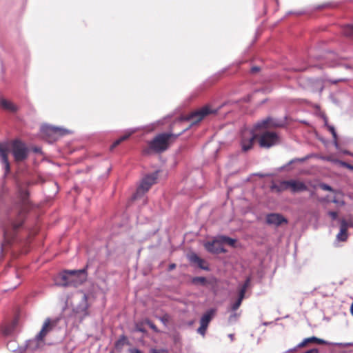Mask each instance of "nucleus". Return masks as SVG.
<instances>
[{
    "mask_svg": "<svg viewBox=\"0 0 353 353\" xmlns=\"http://www.w3.org/2000/svg\"><path fill=\"white\" fill-rule=\"evenodd\" d=\"M41 131L43 134H45L46 137H48L54 141L57 140L59 137L70 132V130L67 129L53 126L51 125H43L41 127Z\"/></svg>",
    "mask_w": 353,
    "mask_h": 353,
    "instance_id": "nucleus-8",
    "label": "nucleus"
},
{
    "mask_svg": "<svg viewBox=\"0 0 353 353\" xmlns=\"http://www.w3.org/2000/svg\"><path fill=\"white\" fill-rule=\"evenodd\" d=\"M348 226H350V227L353 228V221H351V222L348 224Z\"/></svg>",
    "mask_w": 353,
    "mask_h": 353,
    "instance_id": "nucleus-55",
    "label": "nucleus"
},
{
    "mask_svg": "<svg viewBox=\"0 0 353 353\" xmlns=\"http://www.w3.org/2000/svg\"><path fill=\"white\" fill-rule=\"evenodd\" d=\"M295 70H297V71H303L305 70V68H298V69H294Z\"/></svg>",
    "mask_w": 353,
    "mask_h": 353,
    "instance_id": "nucleus-53",
    "label": "nucleus"
},
{
    "mask_svg": "<svg viewBox=\"0 0 353 353\" xmlns=\"http://www.w3.org/2000/svg\"><path fill=\"white\" fill-rule=\"evenodd\" d=\"M259 70H260V68L258 67V66H253L251 68V72H259Z\"/></svg>",
    "mask_w": 353,
    "mask_h": 353,
    "instance_id": "nucleus-49",
    "label": "nucleus"
},
{
    "mask_svg": "<svg viewBox=\"0 0 353 353\" xmlns=\"http://www.w3.org/2000/svg\"><path fill=\"white\" fill-rule=\"evenodd\" d=\"M205 248L208 252L214 254L225 253L226 252L223 246L219 244L217 238H215L212 241L208 242L205 244Z\"/></svg>",
    "mask_w": 353,
    "mask_h": 353,
    "instance_id": "nucleus-17",
    "label": "nucleus"
},
{
    "mask_svg": "<svg viewBox=\"0 0 353 353\" xmlns=\"http://www.w3.org/2000/svg\"><path fill=\"white\" fill-rule=\"evenodd\" d=\"M347 228L348 223L347 222L343 219L341 221L340 231L336 235V239L339 241H345L347 239Z\"/></svg>",
    "mask_w": 353,
    "mask_h": 353,
    "instance_id": "nucleus-20",
    "label": "nucleus"
},
{
    "mask_svg": "<svg viewBox=\"0 0 353 353\" xmlns=\"http://www.w3.org/2000/svg\"><path fill=\"white\" fill-rule=\"evenodd\" d=\"M129 344L128 338L125 335H121L114 343V347L117 351L121 352L125 345Z\"/></svg>",
    "mask_w": 353,
    "mask_h": 353,
    "instance_id": "nucleus-24",
    "label": "nucleus"
},
{
    "mask_svg": "<svg viewBox=\"0 0 353 353\" xmlns=\"http://www.w3.org/2000/svg\"><path fill=\"white\" fill-rule=\"evenodd\" d=\"M335 65L334 63H330L328 65V66L330 67H334Z\"/></svg>",
    "mask_w": 353,
    "mask_h": 353,
    "instance_id": "nucleus-56",
    "label": "nucleus"
},
{
    "mask_svg": "<svg viewBox=\"0 0 353 353\" xmlns=\"http://www.w3.org/2000/svg\"><path fill=\"white\" fill-rule=\"evenodd\" d=\"M219 244L223 245V243L228 244L229 245L232 247H234L236 239H232L229 236H225V235H221L216 237Z\"/></svg>",
    "mask_w": 353,
    "mask_h": 353,
    "instance_id": "nucleus-25",
    "label": "nucleus"
},
{
    "mask_svg": "<svg viewBox=\"0 0 353 353\" xmlns=\"http://www.w3.org/2000/svg\"><path fill=\"white\" fill-rule=\"evenodd\" d=\"M28 349L27 346L25 345L23 346H19L16 349H13L12 351L14 353H23Z\"/></svg>",
    "mask_w": 353,
    "mask_h": 353,
    "instance_id": "nucleus-34",
    "label": "nucleus"
},
{
    "mask_svg": "<svg viewBox=\"0 0 353 353\" xmlns=\"http://www.w3.org/2000/svg\"><path fill=\"white\" fill-rule=\"evenodd\" d=\"M309 343H317V344H324V345H331L338 347H348L352 346L353 343H330L327 341H325L322 339L317 338L316 336H311L308 338H305L301 343L297 344L294 348L290 349L288 352L296 351L299 348H302L307 345Z\"/></svg>",
    "mask_w": 353,
    "mask_h": 353,
    "instance_id": "nucleus-4",
    "label": "nucleus"
},
{
    "mask_svg": "<svg viewBox=\"0 0 353 353\" xmlns=\"http://www.w3.org/2000/svg\"><path fill=\"white\" fill-rule=\"evenodd\" d=\"M339 165L347 168L350 170H352L353 165H351L345 161H343L341 160V161L339 162Z\"/></svg>",
    "mask_w": 353,
    "mask_h": 353,
    "instance_id": "nucleus-36",
    "label": "nucleus"
},
{
    "mask_svg": "<svg viewBox=\"0 0 353 353\" xmlns=\"http://www.w3.org/2000/svg\"><path fill=\"white\" fill-rule=\"evenodd\" d=\"M250 277H248L244 283H243V285L241 286V288H240V290H239V294L241 295V296H245V292L247 290V288H248L250 283Z\"/></svg>",
    "mask_w": 353,
    "mask_h": 353,
    "instance_id": "nucleus-28",
    "label": "nucleus"
},
{
    "mask_svg": "<svg viewBox=\"0 0 353 353\" xmlns=\"http://www.w3.org/2000/svg\"><path fill=\"white\" fill-rule=\"evenodd\" d=\"M228 336L231 339V340H233L234 339V334H230L228 335Z\"/></svg>",
    "mask_w": 353,
    "mask_h": 353,
    "instance_id": "nucleus-52",
    "label": "nucleus"
},
{
    "mask_svg": "<svg viewBox=\"0 0 353 353\" xmlns=\"http://www.w3.org/2000/svg\"><path fill=\"white\" fill-rule=\"evenodd\" d=\"M174 136L171 133H161L157 135L150 143V149L156 152L161 153L168 148V141L170 137Z\"/></svg>",
    "mask_w": 353,
    "mask_h": 353,
    "instance_id": "nucleus-3",
    "label": "nucleus"
},
{
    "mask_svg": "<svg viewBox=\"0 0 353 353\" xmlns=\"http://www.w3.org/2000/svg\"><path fill=\"white\" fill-rule=\"evenodd\" d=\"M344 34L348 37H353V23L348 24L345 27Z\"/></svg>",
    "mask_w": 353,
    "mask_h": 353,
    "instance_id": "nucleus-31",
    "label": "nucleus"
},
{
    "mask_svg": "<svg viewBox=\"0 0 353 353\" xmlns=\"http://www.w3.org/2000/svg\"><path fill=\"white\" fill-rule=\"evenodd\" d=\"M188 260L192 264L196 265L198 268L205 271H210V267L207 262L199 257L197 254L192 253L188 256Z\"/></svg>",
    "mask_w": 353,
    "mask_h": 353,
    "instance_id": "nucleus-16",
    "label": "nucleus"
},
{
    "mask_svg": "<svg viewBox=\"0 0 353 353\" xmlns=\"http://www.w3.org/2000/svg\"><path fill=\"white\" fill-rule=\"evenodd\" d=\"M324 122H325V125L327 128V125H330L328 123V121H327V119L326 117H324Z\"/></svg>",
    "mask_w": 353,
    "mask_h": 353,
    "instance_id": "nucleus-50",
    "label": "nucleus"
},
{
    "mask_svg": "<svg viewBox=\"0 0 353 353\" xmlns=\"http://www.w3.org/2000/svg\"><path fill=\"white\" fill-rule=\"evenodd\" d=\"M0 105L3 110L11 112H15L18 110V107L16 105L3 98L0 99Z\"/></svg>",
    "mask_w": 353,
    "mask_h": 353,
    "instance_id": "nucleus-22",
    "label": "nucleus"
},
{
    "mask_svg": "<svg viewBox=\"0 0 353 353\" xmlns=\"http://www.w3.org/2000/svg\"><path fill=\"white\" fill-rule=\"evenodd\" d=\"M256 176H262L263 175L262 174H256Z\"/></svg>",
    "mask_w": 353,
    "mask_h": 353,
    "instance_id": "nucleus-58",
    "label": "nucleus"
},
{
    "mask_svg": "<svg viewBox=\"0 0 353 353\" xmlns=\"http://www.w3.org/2000/svg\"><path fill=\"white\" fill-rule=\"evenodd\" d=\"M34 339H30L26 341V345L27 346L28 350H30L31 351H34L39 348L40 345V342H42L41 340H36L34 343H32V341H33Z\"/></svg>",
    "mask_w": 353,
    "mask_h": 353,
    "instance_id": "nucleus-26",
    "label": "nucleus"
},
{
    "mask_svg": "<svg viewBox=\"0 0 353 353\" xmlns=\"http://www.w3.org/2000/svg\"><path fill=\"white\" fill-rule=\"evenodd\" d=\"M325 159L327 161L332 163L333 164H336V165H339V162L341 161V160H339L338 159L333 158L332 157H327L325 158Z\"/></svg>",
    "mask_w": 353,
    "mask_h": 353,
    "instance_id": "nucleus-38",
    "label": "nucleus"
},
{
    "mask_svg": "<svg viewBox=\"0 0 353 353\" xmlns=\"http://www.w3.org/2000/svg\"><path fill=\"white\" fill-rule=\"evenodd\" d=\"M159 320L165 325H166L168 322V318L167 316L159 317Z\"/></svg>",
    "mask_w": 353,
    "mask_h": 353,
    "instance_id": "nucleus-43",
    "label": "nucleus"
},
{
    "mask_svg": "<svg viewBox=\"0 0 353 353\" xmlns=\"http://www.w3.org/2000/svg\"><path fill=\"white\" fill-rule=\"evenodd\" d=\"M181 134H182V132H181V133H179V134H176V135H175V137H179V136H180Z\"/></svg>",
    "mask_w": 353,
    "mask_h": 353,
    "instance_id": "nucleus-57",
    "label": "nucleus"
},
{
    "mask_svg": "<svg viewBox=\"0 0 353 353\" xmlns=\"http://www.w3.org/2000/svg\"><path fill=\"white\" fill-rule=\"evenodd\" d=\"M11 152L16 161H22L28 156V148L26 145L19 139H15L11 143Z\"/></svg>",
    "mask_w": 353,
    "mask_h": 353,
    "instance_id": "nucleus-5",
    "label": "nucleus"
},
{
    "mask_svg": "<svg viewBox=\"0 0 353 353\" xmlns=\"http://www.w3.org/2000/svg\"><path fill=\"white\" fill-rule=\"evenodd\" d=\"M237 318V314L234 312L232 314H231L229 316V321L230 322L233 321H235Z\"/></svg>",
    "mask_w": 353,
    "mask_h": 353,
    "instance_id": "nucleus-44",
    "label": "nucleus"
},
{
    "mask_svg": "<svg viewBox=\"0 0 353 353\" xmlns=\"http://www.w3.org/2000/svg\"><path fill=\"white\" fill-rule=\"evenodd\" d=\"M18 194L19 201L7 210L1 221L3 241L0 245V254L9 249L26 243L29 236L24 224L29 192L26 188L19 187Z\"/></svg>",
    "mask_w": 353,
    "mask_h": 353,
    "instance_id": "nucleus-1",
    "label": "nucleus"
},
{
    "mask_svg": "<svg viewBox=\"0 0 353 353\" xmlns=\"http://www.w3.org/2000/svg\"><path fill=\"white\" fill-rule=\"evenodd\" d=\"M157 179V172L145 176L137 188L136 192L132 195V199L135 200L138 199L141 194H143L148 191L150 187L155 183Z\"/></svg>",
    "mask_w": 353,
    "mask_h": 353,
    "instance_id": "nucleus-6",
    "label": "nucleus"
},
{
    "mask_svg": "<svg viewBox=\"0 0 353 353\" xmlns=\"http://www.w3.org/2000/svg\"><path fill=\"white\" fill-rule=\"evenodd\" d=\"M88 307V296L86 294H84L79 305L74 309V312L77 316L82 320L89 314Z\"/></svg>",
    "mask_w": 353,
    "mask_h": 353,
    "instance_id": "nucleus-13",
    "label": "nucleus"
},
{
    "mask_svg": "<svg viewBox=\"0 0 353 353\" xmlns=\"http://www.w3.org/2000/svg\"><path fill=\"white\" fill-rule=\"evenodd\" d=\"M303 13V12H293V11H289L287 12V15H290V14H296V15H301Z\"/></svg>",
    "mask_w": 353,
    "mask_h": 353,
    "instance_id": "nucleus-47",
    "label": "nucleus"
},
{
    "mask_svg": "<svg viewBox=\"0 0 353 353\" xmlns=\"http://www.w3.org/2000/svg\"><path fill=\"white\" fill-rule=\"evenodd\" d=\"M350 312L352 315L353 316V303H352L351 307H350Z\"/></svg>",
    "mask_w": 353,
    "mask_h": 353,
    "instance_id": "nucleus-51",
    "label": "nucleus"
},
{
    "mask_svg": "<svg viewBox=\"0 0 353 353\" xmlns=\"http://www.w3.org/2000/svg\"><path fill=\"white\" fill-rule=\"evenodd\" d=\"M152 353H169L167 349L161 348V349H152Z\"/></svg>",
    "mask_w": 353,
    "mask_h": 353,
    "instance_id": "nucleus-39",
    "label": "nucleus"
},
{
    "mask_svg": "<svg viewBox=\"0 0 353 353\" xmlns=\"http://www.w3.org/2000/svg\"><path fill=\"white\" fill-rule=\"evenodd\" d=\"M266 223L270 225L279 226L283 223H287L288 220L279 213H270L266 215Z\"/></svg>",
    "mask_w": 353,
    "mask_h": 353,
    "instance_id": "nucleus-14",
    "label": "nucleus"
},
{
    "mask_svg": "<svg viewBox=\"0 0 353 353\" xmlns=\"http://www.w3.org/2000/svg\"><path fill=\"white\" fill-rule=\"evenodd\" d=\"M57 285L63 287L73 286V281L67 270L61 272L57 278Z\"/></svg>",
    "mask_w": 353,
    "mask_h": 353,
    "instance_id": "nucleus-19",
    "label": "nucleus"
},
{
    "mask_svg": "<svg viewBox=\"0 0 353 353\" xmlns=\"http://www.w3.org/2000/svg\"><path fill=\"white\" fill-rule=\"evenodd\" d=\"M320 188L323 190H327V191H330V192L334 191L333 188L330 185L326 184V183H321Z\"/></svg>",
    "mask_w": 353,
    "mask_h": 353,
    "instance_id": "nucleus-37",
    "label": "nucleus"
},
{
    "mask_svg": "<svg viewBox=\"0 0 353 353\" xmlns=\"http://www.w3.org/2000/svg\"><path fill=\"white\" fill-rule=\"evenodd\" d=\"M208 328V326H205L204 325L200 324V327L197 329V332L204 336L205 335L206 330Z\"/></svg>",
    "mask_w": 353,
    "mask_h": 353,
    "instance_id": "nucleus-33",
    "label": "nucleus"
},
{
    "mask_svg": "<svg viewBox=\"0 0 353 353\" xmlns=\"http://www.w3.org/2000/svg\"><path fill=\"white\" fill-rule=\"evenodd\" d=\"M310 156H306L305 157H303V158H294V159H292V160H290L286 165H285L282 168H286L287 166L292 164V163H303L304 161H305L306 160H307L309 159Z\"/></svg>",
    "mask_w": 353,
    "mask_h": 353,
    "instance_id": "nucleus-30",
    "label": "nucleus"
},
{
    "mask_svg": "<svg viewBox=\"0 0 353 353\" xmlns=\"http://www.w3.org/2000/svg\"><path fill=\"white\" fill-rule=\"evenodd\" d=\"M53 326L54 325L52 323L51 319L50 318H47L42 325L41 330L35 336L34 340L32 341V343H34L36 340H41L43 341L48 333L52 330Z\"/></svg>",
    "mask_w": 353,
    "mask_h": 353,
    "instance_id": "nucleus-15",
    "label": "nucleus"
},
{
    "mask_svg": "<svg viewBox=\"0 0 353 353\" xmlns=\"http://www.w3.org/2000/svg\"><path fill=\"white\" fill-rule=\"evenodd\" d=\"M328 214L332 218V220H336L338 217L337 212L334 211L328 212Z\"/></svg>",
    "mask_w": 353,
    "mask_h": 353,
    "instance_id": "nucleus-40",
    "label": "nucleus"
},
{
    "mask_svg": "<svg viewBox=\"0 0 353 353\" xmlns=\"http://www.w3.org/2000/svg\"><path fill=\"white\" fill-rule=\"evenodd\" d=\"M327 130L331 132L333 138H336L337 134L335 128L332 125H327Z\"/></svg>",
    "mask_w": 353,
    "mask_h": 353,
    "instance_id": "nucleus-35",
    "label": "nucleus"
},
{
    "mask_svg": "<svg viewBox=\"0 0 353 353\" xmlns=\"http://www.w3.org/2000/svg\"><path fill=\"white\" fill-rule=\"evenodd\" d=\"M145 323L156 333H159L160 331L155 325V324L149 319L145 320Z\"/></svg>",
    "mask_w": 353,
    "mask_h": 353,
    "instance_id": "nucleus-32",
    "label": "nucleus"
},
{
    "mask_svg": "<svg viewBox=\"0 0 353 353\" xmlns=\"http://www.w3.org/2000/svg\"><path fill=\"white\" fill-rule=\"evenodd\" d=\"M88 265H87L82 269L80 270H67L72 281H73V286L78 287L82 285L88 278Z\"/></svg>",
    "mask_w": 353,
    "mask_h": 353,
    "instance_id": "nucleus-11",
    "label": "nucleus"
},
{
    "mask_svg": "<svg viewBox=\"0 0 353 353\" xmlns=\"http://www.w3.org/2000/svg\"><path fill=\"white\" fill-rule=\"evenodd\" d=\"M128 351L130 353H143L140 350L137 348H130Z\"/></svg>",
    "mask_w": 353,
    "mask_h": 353,
    "instance_id": "nucleus-45",
    "label": "nucleus"
},
{
    "mask_svg": "<svg viewBox=\"0 0 353 353\" xmlns=\"http://www.w3.org/2000/svg\"><path fill=\"white\" fill-rule=\"evenodd\" d=\"M244 297L245 296L239 294L238 299L233 303H232L230 306V310L232 312H235L236 310H238Z\"/></svg>",
    "mask_w": 353,
    "mask_h": 353,
    "instance_id": "nucleus-27",
    "label": "nucleus"
},
{
    "mask_svg": "<svg viewBox=\"0 0 353 353\" xmlns=\"http://www.w3.org/2000/svg\"><path fill=\"white\" fill-rule=\"evenodd\" d=\"M192 283L194 285L201 284L204 286L207 284L208 281L205 277L204 276H195L192 278Z\"/></svg>",
    "mask_w": 353,
    "mask_h": 353,
    "instance_id": "nucleus-29",
    "label": "nucleus"
},
{
    "mask_svg": "<svg viewBox=\"0 0 353 353\" xmlns=\"http://www.w3.org/2000/svg\"><path fill=\"white\" fill-rule=\"evenodd\" d=\"M286 120L287 117H285L283 119H274L268 117L256 123L254 125V128L256 130L266 128L268 127L269 125L272 127L275 128L284 127L286 125Z\"/></svg>",
    "mask_w": 353,
    "mask_h": 353,
    "instance_id": "nucleus-10",
    "label": "nucleus"
},
{
    "mask_svg": "<svg viewBox=\"0 0 353 353\" xmlns=\"http://www.w3.org/2000/svg\"><path fill=\"white\" fill-rule=\"evenodd\" d=\"M328 81H329V82H330L332 84H336L339 82L345 81L346 79H329Z\"/></svg>",
    "mask_w": 353,
    "mask_h": 353,
    "instance_id": "nucleus-41",
    "label": "nucleus"
},
{
    "mask_svg": "<svg viewBox=\"0 0 353 353\" xmlns=\"http://www.w3.org/2000/svg\"><path fill=\"white\" fill-rule=\"evenodd\" d=\"M333 144L336 149H339V144L338 143V137L336 138H333Z\"/></svg>",
    "mask_w": 353,
    "mask_h": 353,
    "instance_id": "nucleus-46",
    "label": "nucleus"
},
{
    "mask_svg": "<svg viewBox=\"0 0 353 353\" xmlns=\"http://www.w3.org/2000/svg\"><path fill=\"white\" fill-rule=\"evenodd\" d=\"M176 264H175V263H171V264H170V265H169V266H168V271H172V270H173L174 269H175V268H176Z\"/></svg>",
    "mask_w": 353,
    "mask_h": 353,
    "instance_id": "nucleus-48",
    "label": "nucleus"
},
{
    "mask_svg": "<svg viewBox=\"0 0 353 353\" xmlns=\"http://www.w3.org/2000/svg\"><path fill=\"white\" fill-rule=\"evenodd\" d=\"M217 111L218 110H212L209 105H206L201 108L190 113L185 119L187 121H191L192 125L196 124L200 122L205 116L210 114H215Z\"/></svg>",
    "mask_w": 353,
    "mask_h": 353,
    "instance_id": "nucleus-7",
    "label": "nucleus"
},
{
    "mask_svg": "<svg viewBox=\"0 0 353 353\" xmlns=\"http://www.w3.org/2000/svg\"><path fill=\"white\" fill-rule=\"evenodd\" d=\"M135 331L136 332H142V333H145L146 332L145 329L144 327L139 325H136Z\"/></svg>",
    "mask_w": 353,
    "mask_h": 353,
    "instance_id": "nucleus-42",
    "label": "nucleus"
},
{
    "mask_svg": "<svg viewBox=\"0 0 353 353\" xmlns=\"http://www.w3.org/2000/svg\"><path fill=\"white\" fill-rule=\"evenodd\" d=\"M333 202H334V203H336L337 201H336V199H334V200H333Z\"/></svg>",
    "mask_w": 353,
    "mask_h": 353,
    "instance_id": "nucleus-59",
    "label": "nucleus"
},
{
    "mask_svg": "<svg viewBox=\"0 0 353 353\" xmlns=\"http://www.w3.org/2000/svg\"><path fill=\"white\" fill-rule=\"evenodd\" d=\"M343 153L346 154L350 155V152L349 151H347V150L344 151Z\"/></svg>",
    "mask_w": 353,
    "mask_h": 353,
    "instance_id": "nucleus-54",
    "label": "nucleus"
},
{
    "mask_svg": "<svg viewBox=\"0 0 353 353\" xmlns=\"http://www.w3.org/2000/svg\"><path fill=\"white\" fill-rule=\"evenodd\" d=\"M256 134L254 130H245L241 132L240 145L241 150L246 152L251 150L253 147L254 141L256 138Z\"/></svg>",
    "mask_w": 353,
    "mask_h": 353,
    "instance_id": "nucleus-9",
    "label": "nucleus"
},
{
    "mask_svg": "<svg viewBox=\"0 0 353 353\" xmlns=\"http://www.w3.org/2000/svg\"><path fill=\"white\" fill-rule=\"evenodd\" d=\"M0 158L3 165L4 176H6L10 172V166L7 155V148L1 143H0Z\"/></svg>",
    "mask_w": 353,
    "mask_h": 353,
    "instance_id": "nucleus-18",
    "label": "nucleus"
},
{
    "mask_svg": "<svg viewBox=\"0 0 353 353\" xmlns=\"http://www.w3.org/2000/svg\"><path fill=\"white\" fill-rule=\"evenodd\" d=\"M278 138L276 133L273 132H265L259 139V145L261 148H269L276 144L278 141Z\"/></svg>",
    "mask_w": 353,
    "mask_h": 353,
    "instance_id": "nucleus-12",
    "label": "nucleus"
},
{
    "mask_svg": "<svg viewBox=\"0 0 353 353\" xmlns=\"http://www.w3.org/2000/svg\"><path fill=\"white\" fill-rule=\"evenodd\" d=\"M216 312V310L214 308L209 309L205 314H203L200 319V324L204 325L208 327V325L211 320L212 319L213 316Z\"/></svg>",
    "mask_w": 353,
    "mask_h": 353,
    "instance_id": "nucleus-21",
    "label": "nucleus"
},
{
    "mask_svg": "<svg viewBox=\"0 0 353 353\" xmlns=\"http://www.w3.org/2000/svg\"><path fill=\"white\" fill-rule=\"evenodd\" d=\"M136 132L135 129H130L128 130L124 135L121 137L119 139H117L113 142L112 145L110 146V150H113L114 148L118 146L122 141L128 139L133 133Z\"/></svg>",
    "mask_w": 353,
    "mask_h": 353,
    "instance_id": "nucleus-23",
    "label": "nucleus"
},
{
    "mask_svg": "<svg viewBox=\"0 0 353 353\" xmlns=\"http://www.w3.org/2000/svg\"><path fill=\"white\" fill-rule=\"evenodd\" d=\"M290 188L292 192L296 193L307 190V186L302 181L296 180L282 181L279 185H273L272 189H276L278 192Z\"/></svg>",
    "mask_w": 353,
    "mask_h": 353,
    "instance_id": "nucleus-2",
    "label": "nucleus"
}]
</instances>
